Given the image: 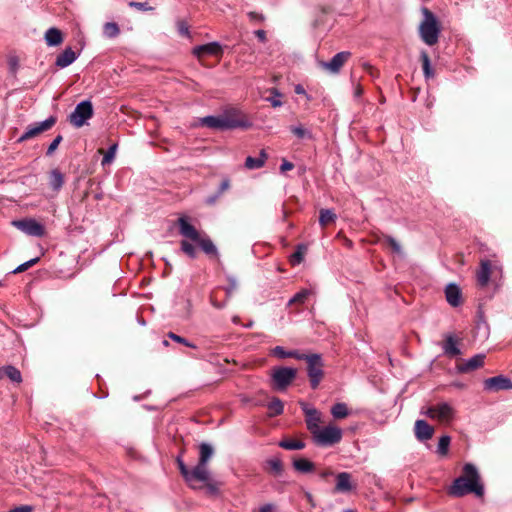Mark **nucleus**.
I'll list each match as a JSON object with an SVG mask.
<instances>
[{
    "mask_svg": "<svg viewBox=\"0 0 512 512\" xmlns=\"http://www.w3.org/2000/svg\"><path fill=\"white\" fill-rule=\"evenodd\" d=\"M464 475L456 478L449 489V494L455 497H462L468 493H474L481 497L484 494V487L480 482V475L476 466L466 463L463 467Z\"/></svg>",
    "mask_w": 512,
    "mask_h": 512,
    "instance_id": "f257e3e1",
    "label": "nucleus"
},
{
    "mask_svg": "<svg viewBox=\"0 0 512 512\" xmlns=\"http://www.w3.org/2000/svg\"><path fill=\"white\" fill-rule=\"evenodd\" d=\"M179 233L197 243L202 251L210 256L218 257V250L213 241L207 235H201L197 229L191 225L186 216H181L177 221Z\"/></svg>",
    "mask_w": 512,
    "mask_h": 512,
    "instance_id": "7ed1b4c3",
    "label": "nucleus"
},
{
    "mask_svg": "<svg viewBox=\"0 0 512 512\" xmlns=\"http://www.w3.org/2000/svg\"><path fill=\"white\" fill-rule=\"evenodd\" d=\"M93 116V106L89 100L81 101L69 115V122L76 128H80Z\"/></svg>",
    "mask_w": 512,
    "mask_h": 512,
    "instance_id": "6e6552de",
    "label": "nucleus"
},
{
    "mask_svg": "<svg viewBox=\"0 0 512 512\" xmlns=\"http://www.w3.org/2000/svg\"><path fill=\"white\" fill-rule=\"evenodd\" d=\"M62 140H63V137L61 135L56 136L54 138V140L48 146L46 154L48 156L52 155L55 152V150L57 149V147L59 146V144L61 143Z\"/></svg>",
    "mask_w": 512,
    "mask_h": 512,
    "instance_id": "09e8293b",
    "label": "nucleus"
},
{
    "mask_svg": "<svg viewBox=\"0 0 512 512\" xmlns=\"http://www.w3.org/2000/svg\"><path fill=\"white\" fill-rule=\"evenodd\" d=\"M305 497L307 499V501L309 502V504L314 507L315 506V502H314V498L312 496V494L310 492H306L305 493Z\"/></svg>",
    "mask_w": 512,
    "mask_h": 512,
    "instance_id": "69168bd1",
    "label": "nucleus"
},
{
    "mask_svg": "<svg viewBox=\"0 0 512 512\" xmlns=\"http://www.w3.org/2000/svg\"><path fill=\"white\" fill-rule=\"evenodd\" d=\"M294 91H295V93H296V94L305 95L307 98H309V97H308V95H307V94H306V92H305L304 87H303L301 84H297V85L295 86Z\"/></svg>",
    "mask_w": 512,
    "mask_h": 512,
    "instance_id": "680f3d73",
    "label": "nucleus"
},
{
    "mask_svg": "<svg viewBox=\"0 0 512 512\" xmlns=\"http://www.w3.org/2000/svg\"><path fill=\"white\" fill-rule=\"evenodd\" d=\"M484 389L487 391L511 390L512 381L502 375L491 377L484 381Z\"/></svg>",
    "mask_w": 512,
    "mask_h": 512,
    "instance_id": "4468645a",
    "label": "nucleus"
},
{
    "mask_svg": "<svg viewBox=\"0 0 512 512\" xmlns=\"http://www.w3.org/2000/svg\"><path fill=\"white\" fill-rule=\"evenodd\" d=\"M221 197V195L219 193H215L213 195H210L209 197H207L205 199V203L208 204V205H213L216 203V201Z\"/></svg>",
    "mask_w": 512,
    "mask_h": 512,
    "instance_id": "4d7b16f0",
    "label": "nucleus"
},
{
    "mask_svg": "<svg viewBox=\"0 0 512 512\" xmlns=\"http://www.w3.org/2000/svg\"><path fill=\"white\" fill-rule=\"evenodd\" d=\"M485 355L476 354L468 359L460 368L462 372H468L481 367L484 364Z\"/></svg>",
    "mask_w": 512,
    "mask_h": 512,
    "instance_id": "b1692460",
    "label": "nucleus"
},
{
    "mask_svg": "<svg viewBox=\"0 0 512 512\" xmlns=\"http://www.w3.org/2000/svg\"><path fill=\"white\" fill-rule=\"evenodd\" d=\"M120 30L116 23L107 22L103 27V33L108 38H114L119 34Z\"/></svg>",
    "mask_w": 512,
    "mask_h": 512,
    "instance_id": "e433bc0d",
    "label": "nucleus"
},
{
    "mask_svg": "<svg viewBox=\"0 0 512 512\" xmlns=\"http://www.w3.org/2000/svg\"><path fill=\"white\" fill-rule=\"evenodd\" d=\"M177 464H178V467H179V470H180L182 476L187 481V478H188L189 473H190L191 470H189L187 468V466L185 465L184 461L180 457L177 458Z\"/></svg>",
    "mask_w": 512,
    "mask_h": 512,
    "instance_id": "3c124183",
    "label": "nucleus"
},
{
    "mask_svg": "<svg viewBox=\"0 0 512 512\" xmlns=\"http://www.w3.org/2000/svg\"><path fill=\"white\" fill-rule=\"evenodd\" d=\"M223 48L219 42H210L207 44L199 45L193 49V54L198 58L205 56H219L222 54Z\"/></svg>",
    "mask_w": 512,
    "mask_h": 512,
    "instance_id": "2eb2a0df",
    "label": "nucleus"
},
{
    "mask_svg": "<svg viewBox=\"0 0 512 512\" xmlns=\"http://www.w3.org/2000/svg\"><path fill=\"white\" fill-rule=\"evenodd\" d=\"M422 60H423L422 64H425V65L431 64L429 56L424 52L422 53Z\"/></svg>",
    "mask_w": 512,
    "mask_h": 512,
    "instance_id": "774afa93",
    "label": "nucleus"
},
{
    "mask_svg": "<svg viewBox=\"0 0 512 512\" xmlns=\"http://www.w3.org/2000/svg\"><path fill=\"white\" fill-rule=\"evenodd\" d=\"M7 377L11 382L20 384L22 382V375L19 369L12 365H5L0 367V379Z\"/></svg>",
    "mask_w": 512,
    "mask_h": 512,
    "instance_id": "aec40b11",
    "label": "nucleus"
},
{
    "mask_svg": "<svg viewBox=\"0 0 512 512\" xmlns=\"http://www.w3.org/2000/svg\"><path fill=\"white\" fill-rule=\"evenodd\" d=\"M442 349H443L444 354L449 357H456L461 354V351L457 345V340L453 334L446 335L445 342L443 343Z\"/></svg>",
    "mask_w": 512,
    "mask_h": 512,
    "instance_id": "6ab92c4d",
    "label": "nucleus"
},
{
    "mask_svg": "<svg viewBox=\"0 0 512 512\" xmlns=\"http://www.w3.org/2000/svg\"><path fill=\"white\" fill-rule=\"evenodd\" d=\"M177 29H178V32H179L180 35L185 36V37H189L190 36L189 27H188L186 22L178 21Z\"/></svg>",
    "mask_w": 512,
    "mask_h": 512,
    "instance_id": "8fccbe9b",
    "label": "nucleus"
},
{
    "mask_svg": "<svg viewBox=\"0 0 512 512\" xmlns=\"http://www.w3.org/2000/svg\"><path fill=\"white\" fill-rule=\"evenodd\" d=\"M275 506L271 503L265 504L259 508V512H273Z\"/></svg>",
    "mask_w": 512,
    "mask_h": 512,
    "instance_id": "bf43d9fd",
    "label": "nucleus"
},
{
    "mask_svg": "<svg viewBox=\"0 0 512 512\" xmlns=\"http://www.w3.org/2000/svg\"><path fill=\"white\" fill-rule=\"evenodd\" d=\"M450 442L451 438L448 435H443L440 437L437 446V453L442 456L446 455L448 453Z\"/></svg>",
    "mask_w": 512,
    "mask_h": 512,
    "instance_id": "4c0bfd02",
    "label": "nucleus"
},
{
    "mask_svg": "<svg viewBox=\"0 0 512 512\" xmlns=\"http://www.w3.org/2000/svg\"><path fill=\"white\" fill-rule=\"evenodd\" d=\"M327 73L329 74H338L340 72L341 66H322Z\"/></svg>",
    "mask_w": 512,
    "mask_h": 512,
    "instance_id": "13d9d810",
    "label": "nucleus"
},
{
    "mask_svg": "<svg viewBox=\"0 0 512 512\" xmlns=\"http://www.w3.org/2000/svg\"><path fill=\"white\" fill-rule=\"evenodd\" d=\"M330 412L335 419H343L349 415L348 406L343 402L334 404Z\"/></svg>",
    "mask_w": 512,
    "mask_h": 512,
    "instance_id": "cd10ccee",
    "label": "nucleus"
},
{
    "mask_svg": "<svg viewBox=\"0 0 512 512\" xmlns=\"http://www.w3.org/2000/svg\"><path fill=\"white\" fill-rule=\"evenodd\" d=\"M434 433V429L425 420L415 422V436L420 441L429 440Z\"/></svg>",
    "mask_w": 512,
    "mask_h": 512,
    "instance_id": "a211bd4d",
    "label": "nucleus"
},
{
    "mask_svg": "<svg viewBox=\"0 0 512 512\" xmlns=\"http://www.w3.org/2000/svg\"><path fill=\"white\" fill-rule=\"evenodd\" d=\"M497 265H492L489 260H481L480 268L476 273L478 285L481 287L487 286L493 270L498 269Z\"/></svg>",
    "mask_w": 512,
    "mask_h": 512,
    "instance_id": "dca6fc26",
    "label": "nucleus"
},
{
    "mask_svg": "<svg viewBox=\"0 0 512 512\" xmlns=\"http://www.w3.org/2000/svg\"><path fill=\"white\" fill-rule=\"evenodd\" d=\"M425 414L431 419L448 423L454 418L455 410L449 403L443 402L429 407Z\"/></svg>",
    "mask_w": 512,
    "mask_h": 512,
    "instance_id": "9d476101",
    "label": "nucleus"
},
{
    "mask_svg": "<svg viewBox=\"0 0 512 512\" xmlns=\"http://www.w3.org/2000/svg\"><path fill=\"white\" fill-rule=\"evenodd\" d=\"M15 512H31L32 507L29 505L19 506L13 509Z\"/></svg>",
    "mask_w": 512,
    "mask_h": 512,
    "instance_id": "052dcab7",
    "label": "nucleus"
},
{
    "mask_svg": "<svg viewBox=\"0 0 512 512\" xmlns=\"http://www.w3.org/2000/svg\"><path fill=\"white\" fill-rule=\"evenodd\" d=\"M64 184V175L58 170L53 169L49 175V185L54 191H59Z\"/></svg>",
    "mask_w": 512,
    "mask_h": 512,
    "instance_id": "a878e982",
    "label": "nucleus"
},
{
    "mask_svg": "<svg viewBox=\"0 0 512 512\" xmlns=\"http://www.w3.org/2000/svg\"><path fill=\"white\" fill-rule=\"evenodd\" d=\"M271 354L280 359L290 358L291 350L286 351L282 346H276L272 349Z\"/></svg>",
    "mask_w": 512,
    "mask_h": 512,
    "instance_id": "a18cd8bd",
    "label": "nucleus"
},
{
    "mask_svg": "<svg viewBox=\"0 0 512 512\" xmlns=\"http://www.w3.org/2000/svg\"><path fill=\"white\" fill-rule=\"evenodd\" d=\"M309 356H311V354H305V353H300L297 350H291L290 358H295L297 360H304L306 362L307 359L309 358Z\"/></svg>",
    "mask_w": 512,
    "mask_h": 512,
    "instance_id": "864d4df0",
    "label": "nucleus"
},
{
    "mask_svg": "<svg viewBox=\"0 0 512 512\" xmlns=\"http://www.w3.org/2000/svg\"><path fill=\"white\" fill-rule=\"evenodd\" d=\"M13 226L29 236L41 237L44 235V227L33 219L16 220L12 222Z\"/></svg>",
    "mask_w": 512,
    "mask_h": 512,
    "instance_id": "f8f14e48",
    "label": "nucleus"
},
{
    "mask_svg": "<svg viewBox=\"0 0 512 512\" xmlns=\"http://www.w3.org/2000/svg\"><path fill=\"white\" fill-rule=\"evenodd\" d=\"M229 188H230V181L228 178H225L222 180V182L217 190V193H219L222 196V194L225 191H227Z\"/></svg>",
    "mask_w": 512,
    "mask_h": 512,
    "instance_id": "5fc2aeb1",
    "label": "nucleus"
},
{
    "mask_svg": "<svg viewBox=\"0 0 512 512\" xmlns=\"http://www.w3.org/2000/svg\"><path fill=\"white\" fill-rule=\"evenodd\" d=\"M306 363L310 386L312 389H316L324 377V361L321 354L312 353Z\"/></svg>",
    "mask_w": 512,
    "mask_h": 512,
    "instance_id": "423d86ee",
    "label": "nucleus"
},
{
    "mask_svg": "<svg viewBox=\"0 0 512 512\" xmlns=\"http://www.w3.org/2000/svg\"><path fill=\"white\" fill-rule=\"evenodd\" d=\"M201 126H206L214 130H230L238 127H248L249 124L240 121L229 114H221L217 116H205L199 119Z\"/></svg>",
    "mask_w": 512,
    "mask_h": 512,
    "instance_id": "20e7f679",
    "label": "nucleus"
},
{
    "mask_svg": "<svg viewBox=\"0 0 512 512\" xmlns=\"http://www.w3.org/2000/svg\"><path fill=\"white\" fill-rule=\"evenodd\" d=\"M290 130L299 139H312L311 131L302 125L292 126Z\"/></svg>",
    "mask_w": 512,
    "mask_h": 512,
    "instance_id": "f704fd0d",
    "label": "nucleus"
},
{
    "mask_svg": "<svg viewBox=\"0 0 512 512\" xmlns=\"http://www.w3.org/2000/svg\"><path fill=\"white\" fill-rule=\"evenodd\" d=\"M168 336H169V338H171L172 340H174V341H176V342H178V343H180V344H183V345H185V346H187V347H190V348H196V345H195V344H193V343L189 342V341H188L187 339H185L184 337H181V336H179V335H177V334H175V333H173V332H170V333L168 334Z\"/></svg>",
    "mask_w": 512,
    "mask_h": 512,
    "instance_id": "49530a36",
    "label": "nucleus"
},
{
    "mask_svg": "<svg viewBox=\"0 0 512 512\" xmlns=\"http://www.w3.org/2000/svg\"><path fill=\"white\" fill-rule=\"evenodd\" d=\"M130 7L136 8L141 11H152L154 8L148 4V2H135L131 1L128 4Z\"/></svg>",
    "mask_w": 512,
    "mask_h": 512,
    "instance_id": "de8ad7c7",
    "label": "nucleus"
},
{
    "mask_svg": "<svg viewBox=\"0 0 512 512\" xmlns=\"http://www.w3.org/2000/svg\"><path fill=\"white\" fill-rule=\"evenodd\" d=\"M57 121L55 116H49L47 119L41 122L30 124L26 131L17 139V143H23L29 139L35 138L41 133L51 129Z\"/></svg>",
    "mask_w": 512,
    "mask_h": 512,
    "instance_id": "1a4fd4ad",
    "label": "nucleus"
},
{
    "mask_svg": "<svg viewBox=\"0 0 512 512\" xmlns=\"http://www.w3.org/2000/svg\"><path fill=\"white\" fill-rule=\"evenodd\" d=\"M311 294V291L308 290V289H303L301 291H299L298 293H296L289 301H288V305H292V304H303L306 299L308 298V296Z\"/></svg>",
    "mask_w": 512,
    "mask_h": 512,
    "instance_id": "c9c22d12",
    "label": "nucleus"
},
{
    "mask_svg": "<svg viewBox=\"0 0 512 512\" xmlns=\"http://www.w3.org/2000/svg\"><path fill=\"white\" fill-rule=\"evenodd\" d=\"M293 467L300 473H310L314 470V463L305 459L298 458L293 461Z\"/></svg>",
    "mask_w": 512,
    "mask_h": 512,
    "instance_id": "bb28decb",
    "label": "nucleus"
},
{
    "mask_svg": "<svg viewBox=\"0 0 512 512\" xmlns=\"http://www.w3.org/2000/svg\"><path fill=\"white\" fill-rule=\"evenodd\" d=\"M269 416L274 417L281 415L284 411V404L279 398H272L268 403Z\"/></svg>",
    "mask_w": 512,
    "mask_h": 512,
    "instance_id": "c756f323",
    "label": "nucleus"
},
{
    "mask_svg": "<svg viewBox=\"0 0 512 512\" xmlns=\"http://www.w3.org/2000/svg\"><path fill=\"white\" fill-rule=\"evenodd\" d=\"M297 370L291 367H276L272 372L273 388L284 391L296 378Z\"/></svg>",
    "mask_w": 512,
    "mask_h": 512,
    "instance_id": "0eeeda50",
    "label": "nucleus"
},
{
    "mask_svg": "<svg viewBox=\"0 0 512 512\" xmlns=\"http://www.w3.org/2000/svg\"><path fill=\"white\" fill-rule=\"evenodd\" d=\"M205 483H206L207 488H208V490H209V492H210V493H212V494H216V493L218 492V489H217V487H216V485H215V484L210 483L209 481H208V482H205Z\"/></svg>",
    "mask_w": 512,
    "mask_h": 512,
    "instance_id": "0e129e2a",
    "label": "nucleus"
},
{
    "mask_svg": "<svg viewBox=\"0 0 512 512\" xmlns=\"http://www.w3.org/2000/svg\"><path fill=\"white\" fill-rule=\"evenodd\" d=\"M385 241L396 254H398V255L403 254L401 245L398 243V241L395 238H393L392 236H385Z\"/></svg>",
    "mask_w": 512,
    "mask_h": 512,
    "instance_id": "c03bdc74",
    "label": "nucleus"
},
{
    "mask_svg": "<svg viewBox=\"0 0 512 512\" xmlns=\"http://www.w3.org/2000/svg\"><path fill=\"white\" fill-rule=\"evenodd\" d=\"M306 250H307V248L305 245H303V244L298 245L296 251L292 254V256L290 258L291 264L294 266L300 264L304 259Z\"/></svg>",
    "mask_w": 512,
    "mask_h": 512,
    "instance_id": "72a5a7b5",
    "label": "nucleus"
},
{
    "mask_svg": "<svg viewBox=\"0 0 512 512\" xmlns=\"http://www.w3.org/2000/svg\"><path fill=\"white\" fill-rule=\"evenodd\" d=\"M39 261V257L32 258L22 264H20L18 267H16L12 273H21L32 267L34 264H36Z\"/></svg>",
    "mask_w": 512,
    "mask_h": 512,
    "instance_id": "37998d69",
    "label": "nucleus"
},
{
    "mask_svg": "<svg viewBox=\"0 0 512 512\" xmlns=\"http://www.w3.org/2000/svg\"><path fill=\"white\" fill-rule=\"evenodd\" d=\"M255 35L261 42H264L266 40V33L264 30L255 31Z\"/></svg>",
    "mask_w": 512,
    "mask_h": 512,
    "instance_id": "e2e57ef3",
    "label": "nucleus"
},
{
    "mask_svg": "<svg viewBox=\"0 0 512 512\" xmlns=\"http://www.w3.org/2000/svg\"><path fill=\"white\" fill-rule=\"evenodd\" d=\"M436 66H423V72L426 79L433 78L436 74Z\"/></svg>",
    "mask_w": 512,
    "mask_h": 512,
    "instance_id": "603ef678",
    "label": "nucleus"
},
{
    "mask_svg": "<svg viewBox=\"0 0 512 512\" xmlns=\"http://www.w3.org/2000/svg\"><path fill=\"white\" fill-rule=\"evenodd\" d=\"M319 214V224L322 227H325L328 224L333 223L337 218L336 214L332 209H321Z\"/></svg>",
    "mask_w": 512,
    "mask_h": 512,
    "instance_id": "c85d7f7f",
    "label": "nucleus"
},
{
    "mask_svg": "<svg viewBox=\"0 0 512 512\" xmlns=\"http://www.w3.org/2000/svg\"><path fill=\"white\" fill-rule=\"evenodd\" d=\"M335 490L337 492H349L352 490L351 475L347 472H341L336 477Z\"/></svg>",
    "mask_w": 512,
    "mask_h": 512,
    "instance_id": "4be33fe9",
    "label": "nucleus"
},
{
    "mask_svg": "<svg viewBox=\"0 0 512 512\" xmlns=\"http://www.w3.org/2000/svg\"><path fill=\"white\" fill-rule=\"evenodd\" d=\"M210 480V472L207 464L198 462V464L190 471L187 482L192 488H196L194 482H208Z\"/></svg>",
    "mask_w": 512,
    "mask_h": 512,
    "instance_id": "ddd939ff",
    "label": "nucleus"
},
{
    "mask_svg": "<svg viewBox=\"0 0 512 512\" xmlns=\"http://www.w3.org/2000/svg\"><path fill=\"white\" fill-rule=\"evenodd\" d=\"M294 168V164L287 161V160H283L281 165H280V171L282 173L286 172V171H289V170H292Z\"/></svg>",
    "mask_w": 512,
    "mask_h": 512,
    "instance_id": "6e6d98bb",
    "label": "nucleus"
},
{
    "mask_svg": "<svg viewBox=\"0 0 512 512\" xmlns=\"http://www.w3.org/2000/svg\"><path fill=\"white\" fill-rule=\"evenodd\" d=\"M267 158H268V155H267L266 151L263 149L260 151L259 157H257V158L248 156L245 160V167L250 170L259 169L264 166Z\"/></svg>",
    "mask_w": 512,
    "mask_h": 512,
    "instance_id": "5701e85b",
    "label": "nucleus"
},
{
    "mask_svg": "<svg viewBox=\"0 0 512 512\" xmlns=\"http://www.w3.org/2000/svg\"><path fill=\"white\" fill-rule=\"evenodd\" d=\"M267 465L269 466L270 470L275 475H280L282 473L283 467H282V462L280 459H278V458L269 459V460H267Z\"/></svg>",
    "mask_w": 512,
    "mask_h": 512,
    "instance_id": "a19ab883",
    "label": "nucleus"
},
{
    "mask_svg": "<svg viewBox=\"0 0 512 512\" xmlns=\"http://www.w3.org/2000/svg\"><path fill=\"white\" fill-rule=\"evenodd\" d=\"M211 303L217 309H222V308L225 307V303H220V302H217V301H215L213 299L211 300Z\"/></svg>",
    "mask_w": 512,
    "mask_h": 512,
    "instance_id": "338daca9",
    "label": "nucleus"
},
{
    "mask_svg": "<svg viewBox=\"0 0 512 512\" xmlns=\"http://www.w3.org/2000/svg\"><path fill=\"white\" fill-rule=\"evenodd\" d=\"M270 92L273 96L267 97L266 101H268L274 108L281 107L283 105V102L281 101L282 94L276 88H272Z\"/></svg>",
    "mask_w": 512,
    "mask_h": 512,
    "instance_id": "58836bf2",
    "label": "nucleus"
},
{
    "mask_svg": "<svg viewBox=\"0 0 512 512\" xmlns=\"http://www.w3.org/2000/svg\"><path fill=\"white\" fill-rule=\"evenodd\" d=\"M445 297L449 305H451L452 307H458L462 302L461 290L454 283H450L446 286Z\"/></svg>",
    "mask_w": 512,
    "mask_h": 512,
    "instance_id": "f3484780",
    "label": "nucleus"
},
{
    "mask_svg": "<svg viewBox=\"0 0 512 512\" xmlns=\"http://www.w3.org/2000/svg\"><path fill=\"white\" fill-rule=\"evenodd\" d=\"M214 450L213 447L208 443H201L199 447V462L203 464H207L208 461L213 456Z\"/></svg>",
    "mask_w": 512,
    "mask_h": 512,
    "instance_id": "7c9ffc66",
    "label": "nucleus"
},
{
    "mask_svg": "<svg viewBox=\"0 0 512 512\" xmlns=\"http://www.w3.org/2000/svg\"><path fill=\"white\" fill-rule=\"evenodd\" d=\"M79 52L74 51L71 47H67L60 53L55 61V64H72L77 60Z\"/></svg>",
    "mask_w": 512,
    "mask_h": 512,
    "instance_id": "393cba45",
    "label": "nucleus"
},
{
    "mask_svg": "<svg viewBox=\"0 0 512 512\" xmlns=\"http://www.w3.org/2000/svg\"><path fill=\"white\" fill-rule=\"evenodd\" d=\"M300 406L305 415L307 429L312 435L320 428V423L322 422V414L319 410L309 406L305 402H300Z\"/></svg>",
    "mask_w": 512,
    "mask_h": 512,
    "instance_id": "9b49d317",
    "label": "nucleus"
},
{
    "mask_svg": "<svg viewBox=\"0 0 512 512\" xmlns=\"http://www.w3.org/2000/svg\"><path fill=\"white\" fill-rule=\"evenodd\" d=\"M180 246H181V250L187 256H189L191 259L196 258V256H197L196 248L190 242H188L186 240H182L180 243Z\"/></svg>",
    "mask_w": 512,
    "mask_h": 512,
    "instance_id": "ea45409f",
    "label": "nucleus"
},
{
    "mask_svg": "<svg viewBox=\"0 0 512 512\" xmlns=\"http://www.w3.org/2000/svg\"><path fill=\"white\" fill-rule=\"evenodd\" d=\"M116 150H117V144H113L109 147L108 151L105 153V155L103 156L102 161H101V164L103 166L110 164L114 160Z\"/></svg>",
    "mask_w": 512,
    "mask_h": 512,
    "instance_id": "79ce46f5",
    "label": "nucleus"
},
{
    "mask_svg": "<svg viewBox=\"0 0 512 512\" xmlns=\"http://www.w3.org/2000/svg\"><path fill=\"white\" fill-rule=\"evenodd\" d=\"M44 39L48 46H58L63 42V34L59 29L51 27L45 32Z\"/></svg>",
    "mask_w": 512,
    "mask_h": 512,
    "instance_id": "412c9836",
    "label": "nucleus"
},
{
    "mask_svg": "<svg viewBox=\"0 0 512 512\" xmlns=\"http://www.w3.org/2000/svg\"><path fill=\"white\" fill-rule=\"evenodd\" d=\"M279 446L286 450H301L305 447V443L300 440L285 439L279 443Z\"/></svg>",
    "mask_w": 512,
    "mask_h": 512,
    "instance_id": "473e14b6",
    "label": "nucleus"
},
{
    "mask_svg": "<svg viewBox=\"0 0 512 512\" xmlns=\"http://www.w3.org/2000/svg\"><path fill=\"white\" fill-rule=\"evenodd\" d=\"M312 439L318 446H332L341 441L342 430L335 425L320 427L312 434Z\"/></svg>",
    "mask_w": 512,
    "mask_h": 512,
    "instance_id": "39448f33",
    "label": "nucleus"
},
{
    "mask_svg": "<svg viewBox=\"0 0 512 512\" xmlns=\"http://www.w3.org/2000/svg\"><path fill=\"white\" fill-rule=\"evenodd\" d=\"M422 20L419 23L418 32L420 39L428 46H434L441 34V23L437 16L427 7L421 8Z\"/></svg>",
    "mask_w": 512,
    "mask_h": 512,
    "instance_id": "f03ea898",
    "label": "nucleus"
},
{
    "mask_svg": "<svg viewBox=\"0 0 512 512\" xmlns=\"http://www.w3.org/2000/svg\"><path fill=\"white\" fill-rule=\"evenodd\" d=\"M351 59L349 51H342L335 54L329 62L320 61L318 64H344Z\"/></svg>",
    "mask_w": 512,
    "mask_h": 512,
    "instance_id": "2f4dec72",
    "label": "nucleus"
}]
</instances>
